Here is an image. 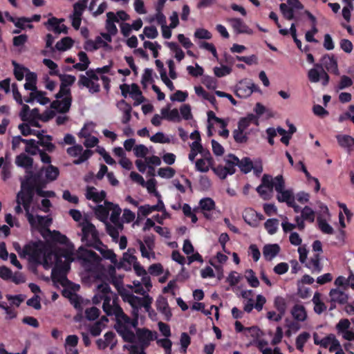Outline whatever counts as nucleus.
Returning <instances> with one entry per match:
<instances>
[{"instance_id": "nucleus-21", "label": "nucleus", "mask_w": 354, "mask_h": 354, "mask_svg": "<svg viewBox=\"0 0 354 354\" xmlns=\"http://www.w3.org/2000/svg\"><path fill=\"white\" fill-rule=\"evenodd\" d=\"M15 162L18 166L25 168L26 171H30L33 165V159L24 153L17 156Z\"/></svg>"}, {"instance_id": "nucleus-24", "label": "nucleus", "mask_w": 354, "mask_h": 354, "mask_svg": "<svg viewBox=\"0 0 354 354\" xmlns=\"http://www.w3.org/2000/svg\"><path fill=\"white\" fill-rule=\"evenodd\" d=\"M252 90L250 88L248 82L247 80L241 81L237 86L236 95L240 97H247L251 95Z\"/></svg>"}, {"instance_id": "nucleus-18", "label": "nucleus", "mask_w": 354, "mask_h": 354, "mask_svg": "<svg viewBox=\"0 0 354 354\" xmlns=\"http://www.w3.org/2000/svg\"><path fill=\"white\" fill-rule=\"evenodd\" d=\"M161 114L162 115V118L168 121L179 122L180 120V117L178 109H174L170 110L169 105H167V107L162 108L161 109Z\"/></svg>"}, {"instance_id": "nucleus-36", "label": "nucleus", "mask_w": 354, "mask_h": 354, "mask_svg": "<svg viewBox=\"0 0 354 354\" xmlns=\"http://www.w3.org/2000/svg\"><path fill=\"white\" fill-rule=\"evenodd\" d=\"M167 46L171 51L175 53V58L178 62H180L184 59L185 53L177 43L173 41L167 42Z\"/></svg>"}, {"instance_id": "nucleus-13", "label": "nucleus", "mask_w": 354, "mask_h": 354, "mask_svg": "<svg viewBox=\"0 0 354 354\" xmlns=\"http://www.w3.org/2000/svg\"><path fill=\"white\" fill-rule=\"evenodd\" d=\"M156 306L157 310L165 315V319L169 321L172 316V313L170 310L167 299L163 296H159L156 299Z\"/></svg>"}, {"instance_id": "nucleus-16", "label": "nucleus", "mask_w": 354, "mask_h": 354, "mask_svg": "<svg viewBox=\"0 0 354 354\" xmlns=\"http://www.w3.org/2000/svg\"><path fill=\"white\" fill-rule=\"evenodd\" d=\"M229 21L237 33L251 34L252 32V30L240 18H232Z\"/></svg>"}, {"instance_id": "nucleus-37", "label": "nucleus", "mask_w": 354, "mask_h": 354, "mask_svg": "<svg viewBox=\"0 0 354 354\" xmlns=\"http://www.w3.org/2000/svg\"><path fill=\"white\" fill-rule=\"evenodd\" d=\"M37 142L34 139L26 140L25 142L26 144L25 151L32 156L38 153L41 149L39 148Z\"/></svg>"}, {"instance_id": "nucleus-38", "label": "nucleus", "mask_w": 354, "mask_h": 354, "mask_svg": "<svg viewBox=\"0 0 354 354\" xmlns=\"http://www.w3.org/2000/svg\"><path fill=\"white\" fill-rule=\"evenodd\" d=\"M35 218L36 221V225L37 224L41 229V234L44 233L46 234V229L48 228V226L51 223V219L40 215H37Z\"/></svg>"}, {"instance_id": "nucleus-62", "label": "nucleus", "mask_w": 354, "mask_h": 354, "mask_svg": "<svg viewBox=\"0 0 354 354\" xmlns=\"http://www.w3.org/2000/svg\"><path fill=\"white\" fill-rule=\"evenodd\" d=\"M274 306L281 315H284L286 310V304L284 299L281 297H277L274 300Z\"/></svg>"}, {"instance_id": "nucleus-8", "label": "nucleus", "mask_w": 354, "mask_h": 354, "mask_svg": "<svg viewBox=\"0 0 354 354\" xmlns=\"http://www.w3.org/2000/svg\"><path fill=\"white\" fill-rule=\"evenodd\" d=\"M77 258L84 264H97L100 263L101 257L94 251L80 248L77 251Z\"/></svg>"}, {"instance_id": "nucleus-17", "label": "nucleus", "mask_w": 354, "mask_h": 354, "mask_svg": "<svg viewBox=\"0 0 354 354\" xmlns=\"http://www.w3.org/2000/svg\"><path fill=\"white\" fill-rule=\"evenodd\" d=\"M280 252V247L278 244H267L263 248V254L268 261H271Z\"/></svg>"}, {"instance_id": "nucleus-19", "label": "nucleus", "mask_w": 354, "mask_h": 354, "mask_svg": "<svg viewBox=\"0 0 354 354\" xmlns=\"http://www.w3.org/2000/svg\"><path fill=\"white\" fill-rule=\"evenodd\" d=\"M329 295L331 302L339 303L340 304H346L348 299V295L344 292L337 288L330 290Z\"/></svg>"}, {"instance_id": "nucleus-58", "label": "nucleus", "mask_w": 354, "mask_h": 354, "mask_svg": "<svg viewBox=\"0 0 354 354\" xmlns=\"http://www.w3.org/2000/svg\"><path fill=\"white\" fill-rule=\"evenodd\" d=\"M194 37L198 39H210L212 33L205 28H198L194 32Z\"/></svg>"}, {"instance_id": "nucleus-55", "label": "nucleus", "mask_w": 354, "mask_h": 354, "mask_svg": "<svg viewBox=\"0 0 354 354\" xmlns=\"http://www.w3.org/2000/svg\"><path fill=\"white\" fill-rule=\"evenodd\" d=\"M232 72V68L227 66H222L221 67H214V75L218 77H222L229 75Z\"/></svg>"}, {"instance_id": "nucleus-49", "label": "nucleus", "mask_w": 354, "mask_h": 354, "mask_svg": "<svg viewBox=\"0 0 354 354\" xmlns=\"http://www.w3.org/2000/svg\"><path fill=\"white\" fill-rule=\"evenodd\" d=\"M143 296L144 297L141 299L140 308L143 307L145 310L148 313L149 316H151V308L153 299L148 294Z\"/></svg>"}, {"instance_id": "nucleus-47", "label": "nucleus", "mask_w": 354, "mask_h": 354, "mask_svg": "<svg viewBox=\"0 0 354 354\" xmlns=\"http://www.w3.org/2000/svg\"><path fill=\"white\" fill-rule=\"evenodd\" d=\"M351 323L348 319H342L336 324V330L337 334L339 335L341 333L349 330Z\"/></svg>"}, {"instance_id": "nucleus-12", "label": "nucleus", "mask_w": 354, "mask_h": 354, "mask_svg": "<svg viewBox=\"0 0 354 354\" xmlns=\"http://www.w3.org/2000/svg\"><path fill=\"white\" fill-rule=\"evenodd\" d=\"M115 329L124 342L129 343L135 342L136 335L127 325L122 324L119 326H115Z\"/></svg>"}, {"instance_id": "nucleus-9", "label": "nucleus", "mask_w": 354, "mask_h": 354, "mask_svg": "<svg viewBox=\"0 0 354 354\" xmlns=\"http://www.w3.org/2000/svg\"><path fill=\"white\" fill-rule=\"evenodd\" d=\"M35 192L32 185L21 181V191L17 194L16 201H19L21 203L24 202H32Z\"/></svg>"}, {"instance_id": "nucleus-3", "label": "nucleus", "mask_w": 354, "mask_h": 354, "mask_svg": "<svg viewBox=\"0 0 354 354\" xmlns=\"http://www.w3.org/2000/svg\"><path fill=\"white\" fill-rule=\"evenodd\" d=\"M16 250L21 256L24 257L28 256L30 261L36 263H41V260L46 252L45 244L40 240L28 243L24 246L21 252L17 248Z\"/></svg>"}, {"instance_id": "nucleus-27", "label": "nucleus", "mask_w": 354, "mask_h": 354, "mask_svg": "<svg viewBox=\"0 0 354 354\" xmlns=\"http://www.w3.org/2000/svg\"><path fill=\"white\" fill-rule=\"evenodd\" d=\"M44 174L48 183L57 178L59 174V170L57 167L50 164L48 166L44 167Z\"/></svg>"}, {"instance_id": "nucleus-50", "label": "nucleus", "mask_w": 354, "mask_h": 354, "mask_svg": "<svg viewBox=\"0 0 354 354\" xmlns=\"http://www.w3.org/2000/svg\"><path fill=\"white\" fill-rule=\"evenodd\" d=\"M111 211H112V212L110 216V220L113 223L116 224L119 222L120 215L121 214L122 209L118 205L113 203V206L111 207Z\"/></svg>"}, {"instance_id": "nucleus-51", "label": "nucleus", "mask_w": 354, "mask_h": 354, "mask_svg": "<svg viewBox=\"0 0 354 354\" xmlns=\"http://www.w3.org/2000/svg\"><path fill=\"white\" fill-rule=\"evenodd\" d=\"M43 63L46 66L50 71L49 74L50 75H58L59 71L57 70V64L50 59H44Z\"/></svg>"}, {"instance_id": "nucleus-7", "label": "nucleus", "mask_w": 354, "mask_h": 354, "mask_svg": "<svg viewBox=\"0 0 354 354\" xmlns=\"http://www.w3.org/2000/svg\"><path fill=\"white\" fill-rule=\"evenodd\" d=\"M136 336L140 345L141 352L144 353V350L149 346L150 342L156 339L157 333L145 328H137Z\"/></svg>"}, {"instance_id": "nucleus-60", "label": "nucleus", "mask_w": 354, "mask_h": 354, "mask_svg": "<svg viewBox=\"0 0 354 354\" xmlns=\"http://www.w3.org/2000/svg\"><path fill=\"white\" fill-rule=\"evenodd\" d=\"M145 35L149 39H155L158 35L157 28L153 26H145L143 30Z\"/></svg>"}, {"instance_id": "nucleus-31", "label": "nucleus", "mask_w": 354, "mask_h": 354, "mask_svg": "<svg viewBox=\"0 0 354 354\" xmlns=\"http://www.w3.org/2000/svg\"><path fill=\"white\" fill-rule=\"evenodd\" d=\"M248 133L239 129H236L232 132L234 141L238 144H245L248 141Z\"/></svg>"}, {"instance_id": "nucleus-23", "label": "nucleus", "mask_w": 354, "mask_h": 354, "mask_svg": "<svg viewBox=\"0 0 354 354\" xmlns=\"http://www.w3.org/2000/svg\"><path fill=\"white\" fill-rule=\"evenodd\" d=\"M323 60H324V65L325 68L329 72L333 73L336 75L339 73V71H338V68H337V62L333 55L324 56L323 58Z\"/></svg>"}, {"instance_id": "nucleus-39", "label": "nucleus", "mask_w": 354, "mask_h": 354, "mask_svg": "<svg viewBox=\"0 0 354 354\" xmlns=\"http://www.w3.org/2000/svg\"><path fill=\"white\" fill-rule=\"evenodd\" d=\"M280 10L284 18L287 20H292L295 19V10L290 8L286 3H281L279 5Z\"/></svg>"}, {"instance_id": "nucleus-56", "label": "nucleus", "mask_w": 354, "mask_h": 354, "mask_svg": "<svg viewBox=\"0 0 354 354\" xmlns=\"http://www.w3.org/2000/svg\"><path fill=\"white\" fill-rule=\"evenodd\" d=\"M35 93V100L41 105H46L50 102V99L45 96L46 93L45 91H38L37 89L34 91Z\"/></svg>"}, {"instance_id": "nucleus-14", "label": "nucleus", "mask_w": 354, "mask_h": 354, "mask_svg": "<svg viewBox=\"0 0 354 354\" xmlns=\"http://www.w3.org/2000/svg\"><path fill=\"white\" fill-rule=\"evenodd\" d=\"M46 234L41 233V235L44 238H49L53 242L66 245L68 242V239L66 236L61 234L59 231L53 230L50 231L49 228L46 229Z\"/></svg>"}, {"instance_id": "nucleus-25", "label": "nucleus", "mask_w": 354, "mask_h": 354, "mask_svg": "<svg viewBox=\"0 0 354 354\" xmlns=\"http://www.w3.org/2000/svg\"><path fill=\"white\" fill-rule=\"evenodd\" d=\"M336 138L340 147L347 149L348 152L351 151V147L354 146V138L353 137L348 135H337Z\"/></svg>"}, {"instance_id": "nucleus-22", "label": "nucleus", "mask_w": 354, "mask_h": 354, "mask_svg": "<svg viewBox=\"0 0 354 354\" xmlns=\"http://www.w3.org/2000/svg\"><path fill=\"white\" fill-rule=\"evenodd\" d=\"M37 74L34 72L28 71L26 75V82L24 84V88L28 91H35L37 89Z\"/></svg>"}, {"instance_id": "nucleus-53", "label": "nucleus", "mask_w": 354, "mask_h": 354, "mask_svg": "<svg viewBox=\"0 0 354 354\" xmlns=\"http://www.w3.org/2000/svg\"><path fill=\"white\" fill-rule=\"evenodd\" d=\"M100 314V310L96 307H91L90 308H87L85 310V315L87 319L90 321H93L96 319Z\"/></svg>"}, {"instance_id": "nucleus-42", "label": "nucleus", "mask_w": 354, "mask_h": 354, "mask_svg": "<svg viewBox=\"0 0 354 354\" xmlns=\"http://www.w3.org/2000/svg\"><path fill=\"white\" fill-rule=\"evenodd\" d=\"M32 202H24L21 203V205L24 207V209L26 212V216L28 219V223H30L32 227H36V221L34 215L30 212V205Z\"/></svg>"}, {"instance_id": "nucleus-15", "label": "nucleus", "mask_w": 354, "mask_h": 354, "mask_svg": "<svg viewBox=\"0 0 354 354\" xmlns=\"http://www.w3.org/2000/svg\"><path fill=\"white\" fill-rule=\"evenodd\" d=\"M93 248L98 250L104 259H109L113 264L117 265V256L112 250L107 249L103 243L95 244Z\"/></svg>"}, {"instance_id": "nucleus-61", "label": "nucleus", "mask_w": 354, "mask_h": 354, "mask_svg": "<svg viewBox=\"0 0 354 354\" xmlns=\"http://www.w3.org/2000/svg\"><path fill=\"white\" fill-rule=\"evenodd\" d=\"M133 152L136 157L144 158L148 153V149L144 145H138L134 147Z\"/></svg>"}, {"instance_id": "nucleus-4", "label": "nucleus", "mask_w": 354, "mask_h": 354, "mask_svg": "<svg viewBox=\"0 0 354 354\" xmlns=\"http://www.w3.org/2000/svg\"><path fill=\"white\" fill-rule=\"evenodd\" d=\"M193 212H201L204 218L208 221H213L217 218L220 213L219 211L216 210L214 201L209 197L201 199L198 203V207L194 208Z\"/></svg>"}, {"instance_id": "nucleus-48", "label": "nucleus", "mask_w": 354, "mask_h": 354, "mask_svg": "<svg viewBox=\"0 0 354 354\" xmlns=\"http://www.w3.org/2000/svg\"><path fill=\"white\" fill-rule=\"evenodd\" d=\"M187 71L188 73L192 77H197L199 76H203L204 69L197 63L196 64L195 67L192 66H188L187 67Z\"/></svg>"}, {"instance_id": "nucleus-20", "label": "nucleus", "mask_w": 354, "mask_h": 354, "mask_svg": "<svg viewBox=\"0 0 354 354\" xmlns=\"http://www.w3.org/2000/svg\"><path fill=\"white\" fill-rule=\"evenodd\" d=\"M113 206V203L112 202H109L107 201H104V205H98L95 208V214L100 219L105 220L108 218L109 214V212L111 211V207Z\"/></svg>"}, {"instance_id": "nucleus-46", "label": "nucleus", "mask_w": 354, "mask_h": 354, "mask_svg": "<svg viewBox=\"0 0 354 354\" xmlns=\"http://www.w3.org/2000/svg\"><path fill=\"white\" fill-rule=\"evenodd\" d=\"M318 226L320 230L326 234H333V228L326 222V220L321 218H317Z\"/></svg>"}, {"instance_id": "nucleus-52", "label": "nucleus", "mask_w": 354, "mask_h": 354, "mask_svg": "<svg viewBox=\"0 0 354 354\" xmlns=\"http://www.w3.org/2000/svg\"><path fill=\"white\" fill-rule=\"evenodd\" d=\"M158 175L162 178H171L174 176L176 171L169 167L160 168L158 171Z\"/></svg>"}, {"instance_id": "nucleus-43", "label": "nucleus", "mask_w": 354, "mask_h": 354, "mask_svg": "<svg viewBox=\"0 0 354 354\" xmlns=\"http://www.w3.org/2000/svg\"><path fill=\"white\" fill-rule=\"evenodd\" d=\"M301 216L309 223H313L315 218V212L309 206H305L301 210Z\"/></svg>"}, {"instance_id": "nucleus-63", "label": "nucleus", "mask_w": 354, "mask_h": 354, "mask_svg": "<svg viewBox=\"0 0 354 354\" xmlns=\"http://www.w3.org/2000/svg\"><path fill=\"white\" fill-rule=\"evenodd\" d=\"M85 8V3L81 1L75 3L73 6V17H81Z\"/></svg>"}, {"instance_id": "nucleus-59", "label": "nucleus", "mask_w": 354, "mask_h": 354, "mask_svg": "<svg viewBox=\"0 0 354 354\" xmlns=\"http://www.w3.org/2000/svg\"><path fill=\"white\" fill-rule=\"evenodd\" d=\"M156 181L153 178H151L145 182V186L149 192V193H153L157 198H161L160 194L156 191Z\"/></svg>"}, {"instance_id": "nucleus-10", "label": "nucleus", "mask_w": 354, "mask_h": 354, "mask_svg": "<svg viewBox=\"0 0 354 354\" xmlns=\"http://www.w3.org/2000/svg\"><path fill=\"white\" fill-rule=\"evenodd\" d=\"M72 103V97H64L62 100L57 99L50 104V108L59 113H66L69 111Z\"/></svg>"}, {"instance_id": "nucleus-40", "label": "nucleus", "mask_w": 354, "mask_h": 354, "mask_svg": "<svg viewBox=\"0 0 354 354\" xmlns=\"http://www.w3.org/2000/svg\"><path fill=\"white\" fill-rule=\"evenodd\" d=\"M278 225L279 220L277 218H269L264 223V227L270 234H274L277 232Z\"/></svg>"}, {"instance_id": "nucleus-32", "label": "nucleus", "mask_w": 354, "mask_h": 354, "mask_svg": "<svg viewBox=\"0 0 354 354\" xmlns=\"http://www.w3.org/2000/svg\"><path fill=\"white\" fill-rule=\"evenodd\" d=\"M53 137L50 135H46L44 138H40V140L37 141V145L43 147L48 152H53L55 146L52 143Z\"/></svg>"}, {"instance_id": "nucleus-26", "label": "nucleus", "mask_w": 354, "mask_h": 354, "mask_svg": "<svg viewBox=\"0 0 354 354\" xmlns=\"http://www.w3.org/2000/svg\"><path fill=\"white\" fill-rule=\"evenodd\" d=\"M291 313L295 319L304 322L307 317V313L304 306L296 304L293 306Z\"/></svg>"}, {"instance_id": "nucleus-41", "label": "nucleus", "mask_w": 354, "mask_h": 354, "mask_svg": "<svg viewBox=\"0 0 354 354\" xmlns=\"http://www.w3.org/2000/svg\"><path fill=\"white\" fill-rule=\"evenodd\" d=\"M310 333L308 332H303L301 334H299L296 338V348L299 351H303L304 346L306 342L310 338Z\"/></svg>"}, {"instance_id": "nucleus-29", "label": "nucleus", "mask_w": 354, "mask_h": 354, "mask_svg": "<svg viewBox=\"0 0 354 354\" xmlns=\"http://www.w3.org/2000/svg\"><path fill=\"white\" fill-rule=\"evenodd\" d=\"M229 157L231 159L226 160V165L224 167H225V171L227 175H232L236 171L235 166L237 165V162H239V159L234 154H230Z\"/></svg>"}, {"instance_id": "nucleus-54", "label": "nucleus", "mask_w": 354, "mask_h": 354, "mask_svg": "<svg viewBox=\"0 0 354 354\" xmlns=\"http://www.w3.org/2000/svg\"><path fill=\"white\" fill-rule=\"evenodd\" d=\"M64 96V97H72L71 91L68 87H66L65 86V85H64V83H61L59 86V91L57 93H56L55 97L56 99H61Z\"/></svg>"}, {"instance_id": "nucleus-5", "label": "nucleus", "mask_w": 354, "mask_h": 354, "mask_svg": "<svg viewBox=\"0 0 354 354\" xmlns=\"http://www.w3.org/2000/svg\"><path fill=\"white\" fill-rule=\"evenodd\" d=\"M82 241L86 243L88 246L93 247L95 244H102L95 225L91 222H87L82 225Z\"/></svg>"}, {"instance_id": "nucleus-2", "label": "nucleus", "mask_w": 354, "mask_h": 354, "mask_svg": "<svg viewBox=\"0 0 354 354\" xmlns=\"http://www.w3.org/2000/svg\"><path fill=\"white\" fill-rule=\"evenodd\" d=\"M55 264L51 272L52 279L55 282L59 283L62 286H66L71 283L66 277L71 268V254L64 250L60 254L58 253L55 254Z\"/></svg>"}, {"instance_id": "nucleus-35", "label": "nucleus", "mask_w": 354, "mask_h": 354, "mask_svg": "<svg viewBox=\"0 0 354 354\" xmlns=\"http://www.w3.org/2000/svg\"><path fill=\"white\" fill-rule=\"evenodd\" d=\"M237 165L240 168L241 171L244 174L250 172L253 168V163L250 158L245 157L239 160L237 162Z\"/></svg>"}, {"instance_id": "nucleus-34", "label": "nucleus", "mask_w": 354, "mask_h": 354, "mask_svg": "<svg viewBox=\"0 0 354 354\" xmlns=\"http://www.w3.org/2000/svg\"><path fill=\"white\" fill-rule=\"evenodd\" d=\"M12 65L14 66V75L15 78L18 81H21L24 77V73H28L29 69L19 64L15 61H12Z\"/></svg>"}, {"instance_id": "nucleus-1", "label": "nucleus", "mask_w": 354, "mask_h": 354, "mask_svg": "<svg viewBox=\"0 0 354 354\" xmlns=\"http://www.w3.org/2000/svg\"><path fill=\"white\" fill-rule=\"evenodd\" d=\"M286 184L282 175L274 178L270 174H263L261 184L256 188L257 192L264 201L270 200L273 189L278 193L277 199L279 203H286L288 206L295 200L293 192L290 189H285Z\"/></svg>"}, {"instance_id": "nucleus-6", "label": "nucleus", "mask_w": 354, "mask_h": 354, "mask_svg": "<svg viewBox=\"0 0 354 354\" xmlns=\"http://www.w3.org/2000/svg\"><path fill=\"white\" fill-rule=\"evenodd\" d=\"M26 176L24 180L33 187V189L38 187H46L48 184V180L46 179L44 174V167L40 168L37 171L33 172L32 170L26 171Z\"/></svg>"}, {"instance_id": "nucleus-33", "label": "nucleus", "mask_w": 354, "mask_h": 354, "mask_svg": "<svg viewBox=\"0 0 354 354\" xmlns=\"http://www.w3.org/2000/svg\"><path fill=\"white\" fill-rule=\"evenodd\" d=\"M63 295L67 297L69 299L71 304H73L76 309L81 308L82 298L77 294L73 293L71 292H67L64 290L63 292Z\"/></svg>"}, {"instance_id": "nucleus-11", "label": "nucleus", "mask_w": 354, "mask_h": 354, "mask_svg": "<svg viewBox=\"0 0 354 354\" xmlns=\"http://www.w3.org/2000/svg\"><path fill=\"white\" fill-rule=\"evenodd\" d=\"M120 295L124 302H127L131 305L134 312L138 311L140 308L142 297L136 296L126 290H123V292H120Z\"/></svg>"}, {"instance_id": "nucleus-28", "label": "nucleus", "mask_w": 354, "mask_h": 354, "mask_svg": "<svg viewBox=\"0 0 354 354\" xmlns=\"http://www.w3.org/2000/svg\"><path fill=\"white\" fill-rule=\"evenodd\" d=\"M64 21V19H57L55 17H52L49 18L48 21L45 23V26L47 29L50 31L54 32L55 34H60V30H59L60 24Z\"/></svg>"}, {"instance_id": "nucleus-57", "label": "nucleus", "mask_w": 354, "mask_h": 354, "mask_svg": "<svg viewBox=\"0 0 354 354\" xmlns=\"http://www.w3.org/2000/svg\"><path fill=\"white\" fill-rule=\"evenodd\" d=\"M58 76L60 79L61 83H64V85L66 87L72 86L76 80L75 77L72 75L59 74Z\"/></svg>"}, {"instance_id": "nucleus-30", "label": "nucleus", "mask_w": 354, "mask_h": 354, "mask_svg": "<svg viewBox=\"0 0 354 354\" xmlns=\"http://www.w3.org/2000/svg\"><path fill=\"white\" fill-rule=\"evenodd\" d=\"M74 44V41L69 37H65L55 44L57 50L65 51L70 49Z\"/></svg>"}, {"instance_id": "nucleus-64", "label": "nucleus", "mask_w": 354, "mask_h": 354, "mask_svg": "<svg viewBox=\"0 0 354 354\" xmlns=\"http://www.w3.org/2000/svg\"><path fill=\"white\" fill-rule=\"evenodd\" d=\"M150 140L154 143H167L169 139L165 136L162 132H158L150 138Z\"/></svg>"}, {"instance_id": "nucleus-44", "label": "nucleus", "mask_w": 354, "mask_h": 354, "mask_svg": "<svg viewBox=\"0 0 354 354\" xmlns=\"http://www.w3.org/2000/svg\"><path fill=\"white\" fill-rule=\"evenodd\" d=\"M316 67H320L321 71L319 72L317 68H311L308 73V77L311 82H318L321 80V75L322 74V67L316 64Z\"/></svg>"}, {"instance_id": "nucleus-45", "label": "nucleus", "mask_w": 354, "mask_h": 354, "mask_svg": "<svg viewBox=\"0 0 354 354\" xmlns=\"http://www.w3.org/2000/svg\"><path fill=\"white\" fill-rule=\"evenodd\" d=\"M245 274L247 281L251 287L257 288L259 286V281L255 276V272L252 269L247 270Z\"/></svg>"}]
</instances>
